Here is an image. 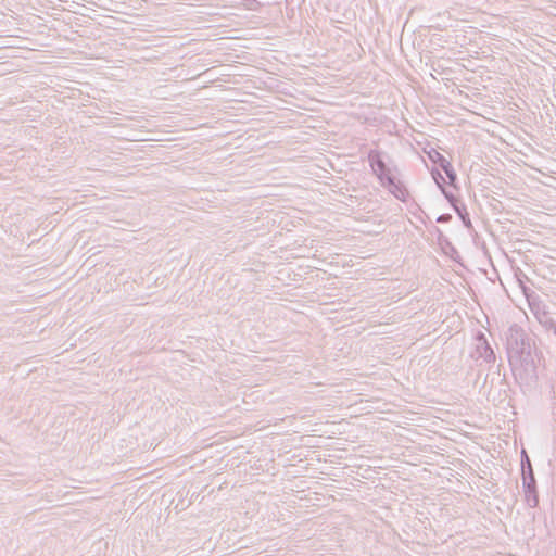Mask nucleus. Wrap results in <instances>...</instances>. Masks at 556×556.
<instances>
[{"mask_svg":"<svg viewBox=\"0 0 556 556\" xmlns=\"http://www.w3.org/2000/svg\"><path fill=\"white\" fill-rule=\"evenodd\" d=\"M460 218H462V220L464 222L465 226H467V227H470V226H471V223H470V219H469V217H468V213H467V212H465V214H464V215H463V217H460Z\"/></svg>","mask_w":556,"mask_h":556,"instance_id":"obj_12","label":"nucleus"},{"mask_svg":"<svg viewBox=\"0 0 556 556\" xmlns=\"http://www.w3.org/2000/svg\"><path fill=\"white\" fill-rule=\"evenodd\" d=\"M438 162L442 170L445 173L446 177L448 178V184L451 186H455V182L457 180L456 172L454 170L452 164L450 161H447L443 155L438 153Z\"/></svg>","mask_w":556,"mask_h":556,"instance_id":"obj_6","label":"nucleus"},{"mask_svg":"<svg viewBox=\"0 0 556 556\" xmlns=\"http://www.w3.org/2000/svg\"><path fill=\"white\" fill-rule=\"evenodd\" d=\"M477 341H478L477 351L479 353V356L488 363L495 362V353H494L493 349L490 346V344L488 343L483 333H479L477 336Z\"/></svg>","mask_w":556,"mask_h":556,"instance_id":"obj_5","label":"nucleus"},{"mask_svg":"<svg viewBox=\"0 0 556 556\" xmlns=\"http://www.w3.org/2000/svg\"><path fill=\"white\" fill-rule=\"evenodd\" d=\"M506 345L508 361L515 375L519 371L520 375L534 376L535 361L532 343L521 327L513 325L508 328Z\"/></svg>","mask_w":556,"mask_h":556,"instance_id":"obj_1","label":"nucleus"},{"mask_svg":"<svg viewBox=\"0 0 556 556\" xmlns=\"http://www.w3.org/2000/svg\"><path fill=\"white\" fill-rule=\"evenodd\" d=\"M368 162L374 173L377 175L383 186L393 188L395 186V176L391 169L386 165L381 157V153L377 150H370L368 153Z\"/></svg>","mask_w":556,"mask_h":556,"instance_id":"obj_3","label":"nucleus"},{"mask_svg":"<svg viewBox=\"0 0 556 556\" xmlns=\"http://www.w3.org/2000/svg\"><path fill=\"white\" fill-rule=\"evenodd\" d=\"M451 218H452V216H451L450 214H443V215H440V216L437 218V222H438V223H446V222H448Z\"/></svg>","mask_w":556,"mask_h":556,"instance_id":"obj_11","label":"nucleus"},{"mask_svg":"<svg viewBox=\"0 0 556 556\" xmlns=\"http://www.w3.org/2000/svg\"><path fill=\"white\" fill-rule=\"evenodd\" d=\"M441 190H442L444 197L451 203L452 206L454 204L458 203V199L454 194H452L451 192H447L443 187H441Z\"/></svg>","mask_w":556,"mask_h":556,"instance_id":"obj_9","label":"nucleus"},{"mask_svg":"<svg viewBox=\"0 0 556 556\" xmlns=\"http://www.w3.org/2000/svg\"><path fill=\"white\" fill-rule=\"evenodd\" d=\"M532 314L546 332L556 334V303L552 295L545 291L528 296Z\"/></svg>","mask_w":556,"mask_h":556,"instance_id":"obj_2","label":"nucleus"},{"mask_svg":"<svg viewBox=\"0 0 556 556\" xmlns=\"http://www.w3.org/2000/svg\"><path fill=\"white\" fill-rule=\"evenodd\" d=\"M453 208L459 215V217H463V215L466 212V206L464 204H459V202L457 204H454Z\"/></svg>","mask_w":556,"mask_h":556,"instance_id":"obj_10","label":"nucleus"},{"mask_svg":"<svg viewBox=\"0 0 556 556\" xmlns=\"http://www.w3.org/2000/svg\"><path fill=\"white\" fill-rule=\"evenodd\" d=\"M395 186L393 188H389V190L400 200H405L406 190L400 185V182L395 179Z\"/></svg>","mask_w":556,"mask_h":556,"instance_id":"obj_8","label":"nucleus"},{"mask_svg":"<svg viewBox=\"0 0 556 556\" xmlns=\"http://www.w3.org/2000/svg\"><path fill=\"white\" fill-rule=\"evenodd\" d=\"M525 493H526V498H527L528 505L531 507H535L539 503L538 495L535 493V482L531 486L530 492H525Z\"/></svg>","mask_w":556,"mask_h":556,"instance_id":"obj_7","label":"nucleus"},{"mask_svg":"<svg viewBox=\"0 0 556 556\" xmlns=\"http://www.w3.org/2000/svg\"><path fill=\"white\" fill-rule=\"evenodd\" d=\"M521 467L525 492H530L535 479L530 458L525 450L522 451Z\"/></svg>","mask_w":556,"mask_h":556,"instance_id":"obj_4","label":"nucleus"}]
</instances>
